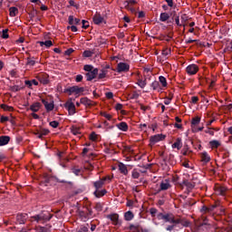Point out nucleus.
<instances>
[{"label": "nucleus", "mask_w": 232, "mask_h": 232, "mask_svg": "<svg viewBox=\"0 0 232 232\" xmlns=\"http://www.w3.org/2000/svg\"><path fill=\"white\" fill-rule=\"evenodd\" d=\"M55 183H61V184H67V181L65 179H59L56 177L44 175L41 184L47 187L48 185L52 186Z\"/></svg>", "instance_id": "nucleus-1"}, {"label": "nucleus", "mask_w": 232, "mask_h": 232, "mask_svg": "<svg viewBox=\"0 0 232 232\" xmlns=\"http://www.w3.org/2000/svg\"><path fill=\"white\" fill-rule=\"evenodd\" d=\"M52 219V216L50 213H40L38 215H34L31 217L32 222H37L38 224H44L47 221H50Z\"/></svg>", "instance_id": "nucleus-2"}, {"label": "nucleus", "mask_w": 232, "mask_h": 232, "mask_svg": "<svg viewBox=\"0 0 232 232\" xmlns=\"http://www.w3.org/2000/svg\"><path fill=\"white\" fill-rule=\"evenodd\" d=\"M163 221L169 224H175V225L181 224V219L175 218V216L173 215V213H165Z\"/></svg>", "instance_id": "nucleus-3"}, {"label": "nucleus", "mask_w": 232, "mask_h": 232, "mask_svg": "<svg viewBox=\"0 0 232 232\" xmlns=\"http://www.w3.org/2000/svg\"><path fill=\"white\" fill-rule=\"evenodd\" d=\"M79 216L82 218L83 222H87L88 219L93 217V212L91 208H86V211H80Z\"/></svg>", "instance_id": "nucleus-4"}, {"label": "nucleus", "mask_w": 232, "mask_h": 232, "mask_svg": "<svg viewBox=\"0 0 232 232\" xmlns=\"http://www.w3.org/2000/svg\"><path fill=\"white\" fill-rule=\"evenodd\" d=\"M166 136L163 134H155L150 137L149 141L150 142L149 146L152 147L153 145L159 143L160 141H163L165 140Z\"/></svg>", "instance_id": "nucleus-5"}, {"label": "nucleus", "mask_w": 232, "mask_h": 232, "mask_svg": "<svg viewBox=\"0 0 232 232\" xmlns=\"http://www.w3.org/2000/svg\"><path fill=\"white\" fill-rule=\"evenodd\" d=\"M83 92H84V88L78 87V86L69 87L67 89H64V91H63V92L69 93V95H72V93H75L76 95H78Z\"/></svg>", "instance_id": "nucleus-6"}, {"label": "nucleus", "mask_w": 232, "mask_h": 232, "mask_svg": "<svg viewBox=\"0 0 232 232\" xmlns=\"http://www.w3.org/2000/svg\"><path fill=\"white\" fill-rule=\"evenodd\" d=\"M199 68L197 64L192 63L186 67V73L188 76H194L198 72Z\"/></svg>", "instance_id": "nucleus-7"}, {"label": "nucleus", "mask_w": 232, "mask_h": 232, "mask_svg": "<svg viewBox=\"0 0 232 232\" xmlns=\"http://www.w3.org/2000/svg\"><path fill=\"white\" fill-rule=\"evenodd\" d=\"M93 24L96 25L106 24V20L100 13H95L92 17Z\"/></svg>", "instance_id": "nucleus-8"}, {"label": "nucleus", "mask_w": 232, "mask_h": 232, "mask_svg": "<svg viewBox=\"0 0 232 232\" xmlns=\"http://www.w3.org/2000/svg\"><path fill=\"white\" fill-rule=\"evenodd\" d=\"M130 71V65L126 63H120L117 64L116 72L118 73L127 72Z\"/></svg>", "instance_id": "nucleus-9"}, {"label": "nucleus", "mask_w": 232, "mask_h": 232, "mask_svg": "<svg viewBox=\"0 0 232 232\" xmlns=\"http://www.w3.org/2000/svg\"><path fill=\"white\" fill-rule=\"evenodd\" d=\"M98 73H99L98 68H94V70L92 72H86L85 73L86 81L92 82L93 79H95L97 77Z\"/></svg>", "instance_id": "nucleus-10"}, {"label": "nucleus", "mask_w": 232, "mask_h": 232, "mask_svg": "<svg viewBox=\"0 0 232 232\" xmlns=\"http://www.w3.org/2000/svg\"><path fill=\"white\" fill-rule=\"evenodd\" d=\"M64 108L67 109V111H69L70 115H74L75 114V105L72 102H67L64 103Z\"/></svg>", "instance_id": "nucleus-11"}, {"label": "nucleus", "mask_w": 232, "mask_h": 232, "mask_svg": "<svg viewBox=\"0 0 232 232\" xmlns=\"http://www.w3.org/2000/svg\"><path fill=\"white\" fill-rule=\"evenodd\" d=\"M199 156H200V161L203 164H208L211 160V158H210L208 152H207V151L200 152Z\"/></svg>", "instance_id": "nucleus-12"}, {"label": "nucleus", "mask_w": 232, "mask_h": 232, "mask_svg": "<svg viewBox=\"0 0 232 232\" xmlns=\"http://www.w3.org/2000/svg\"><path fill=\"white\" fill-rule=\"evenodd\" d=\"M41 102H42V104H44V107H45V110H46L47 112H50V111H53V109H54V102H51L49 103L44 99H42Z\"/></svg>", "instance_id": "nucleus-13"}, {"label": "nucleus", "mask_w": 232, "mask_h": 232, "mask_svg": "<svg viewBox=\"0 0 232 232\" xmlns=\"http://www.w3.org/2000/svg\"><path fill=\"white\" fill-rule=\"evenodd\" d=\"M80 103L85 105L86 107H92L96 105L95 102L89 100L87 97L82 98L80 100Z\"/></svg>", "instance_id": "nucleus-14"}, {"label": "nucleus", "mask_w": 232, "mask_h": 232, "mask_svg": "<svg viewBox=\"0 0 232 232\" xmlns=\"http://www.w3.org/2000/svg\"><path fill=\"white\" fill-rule=\"evenodd\" d=\"M16 218L19 221V224H24L28 218V214L27 213L18 214L16 216Z\"/></svg>", "instance_id": "nucleus-15"}, {"label": "nucleus", "mask_w": 232, "mask_h": 232, "mask_svg": "<svg viewBox=\"0 0 232 232\" xmlns=\"http://www.w3.org/2000/svg\"><path fill=\"white\" fill-rule=\"evenodd\" d=\"M68 23L70 25H73V24L79 25L81 24V19L74 18L73 15H69Z\"/></svg>", "instance_id": "nucleus-16"}, {"label": "nucleus", "mask_w": 232, "mask_h": 232, "mask_svg": "<svg viewBox=\"0 0 232 232\" xmlns=\"http://www.w3.org/2000/svg\"><path fill=\"white\" fill-rule=\"evenodd\" d=\"M42 107H43V104L36 102L30 106V111H32L33 112H37L40 109H42Z\"/></svg>", "instance_id": "nucleus-17"}, {"label": "nucleus", "mask_w": 232, "mask_h": 232, "mask_svg": "<svg viewBox=\"0 0 232 232\" xmlns=\"http://www.w3.org/2000/svg\"><path fill=\"white\" fill-rule=\"evenodd\" d=\"M107 218H109L114 225L119 224V214L114 213L107 216Z\"/></svg>", "instance_id": "nucleus-18"}, {"label": "nucleus", "mask_w": 232, "mask_h": 232, "mask_svg": "<svg viewBox=\"0 0 232 232\" xmlns=\"http://www.w3.org/2000/svg\"><path fill=\"white\" fill-rule=\"evenodd\" d=\"M227 191V187H218L216 188V193H218L221 197H226Z\"/></svg>", "instance_id": "nucleus-19"}, {"label": "nucleus", "mask_w": 232, "mask_h": 232, "mask_svg": "<svg viewBox=\"0 0 232 232\" xmlns=\"http://www.w3.org/2000/svg\"><path fill=\"white\" fill-rule=\"evenodd\" d=\"M118 169H120L121 173L124 176H127L129 174L128 168L124 163L118 164Z\"/></svg>", "instance_id": "nucleus-20"}, {"label": "nucleus", "mask_w": 232, "mask_h": 232, "mask_svg": "<svg viewBox=\"0 0 232 232\" xmlns=\"http://www.w3.org/2000/svg\"><path fill=\"white\" fill-rule=\"evenodd\" d=\"M116 127L118 130H122V131L129 130V126L125 121H121V123L116 124Z\"/></svg>", "instance_id": "nucleus-21"}, {"label": "nucleus", "mask_w": 232, "mask_h": 232, "mask_svg": "<svg viewBox=\"0 0 232 232\" xmlns=\"http://www.w3.org/2000/svg\"><path fill=\"white\" fill-rule=\"evenodd\" d=\"M107 193V190L105 188L102 189V190H99V189H95V191L93 192V195L95 198H102V197H104Z\"/></svg>", "instance_id": "nucleus-22"}, {"label": "nucleus", "mask_w": 232, "mask_h": 232, "mask_svg": "<svg viewBox=\"0 0 232 232\" xmlns=\"http://www.w3.org/2000/svg\"><path fill=\"white\" fill-rule=\"evenodd\" d=\"M182 148V140L181 138H177L176 141L172 145V149H177L178 150Z\"/></svg>", "instance_id": "nucleus-23"}, {"label": "nucleus", "mask_w": 232, "mask_h": 232, "mask_svg": "<svg viewBox=\"0 0 232 232\" xmlns=\"http://www.w3.org/2000/svg\"><path fill=\"white\" fill-rule=\"evenodd\" d=\"M10 141V137L9 136H0V147L7 145Z\"/></svg>", "instance_id": "nucleus-24"}, {"label": "nucleus", "mask_w": 232, "mask_h": 232, "mask_svg": "<svg viewBox=\"0 0 232 232\" xmlns=\"http://www.w3.org/2000/svg\"><path fill=\"white\" fill-rule=\"evenodd\" d=\"M184 185L187 189H194L195 188V183L189 182L188 179H184L180 186Z\"/></svg>", "instance_id": "nucleus-25"}, {"label": "nucleus", "mask_w": 232, "mask_h": 232, "mask_svg": "<svg viewBox=\"0 0 232 232\" xmlns=\"http://www.w3.org/2000/svg\"><path fill=\"white\" fill-rule=\"evenodd\" d=\"M171 187L170 183L168 179H166V182H161L160 185V190H167L169 189Z\"/></svg>", "instance_id": "nucleus-26"}, {"label": "nucleus", "mask_w": 232, "mask_h": 232, "mask_svg": "<svg viewBox=\"0 0 232 232\" xmlns=\"http://www.w3.org/2000/svg\"><path fill=\"white\" fill-rule=\"evenodd\" d=\"M169 18H170L169 14H168V13H160V22L165 23V22L169 21Z\"/></svg>", "instance_id": "nucleus-27"}, {"label": "nucleus", "mask_w": 232, "mask_h": 232, "mask_svg": "<svg viewBox=\"0 0 232 232\" xmlns=\"http://www.w3.org/2000/svg\"><path fill=\"white\" fill-rule=\"evenodd\" d=\"M212 150L218 149L221 143L218 140H213L208 142Z\"/></svg>", "instance_id": "nucleus-28"}, {"label": "nucleus", "mask_w": 232, "mask_h": 232, "mask_svg": "<svg viewBox=\"0 0 232 232\" xmlns=\"http://www.w3.org/2000/svg\"><path fill=\"white\" fill-rule=\"evenodd\" d=\"M150 86L153 91H158V92L162 91V87H160V82L158 81L152 82Z\"/></svg>", "instance_id": "nucleus-29"}, {"label": "nucleus", "mask_w": 232, "mask_h": 232, "mask_svg": "<svg viewBox=\"0 0 232 232\" xmlns=\"http://www.w3.org/2000/svg\"><path fill=\"white\" fill-rule=\"evenodd\" d=\"M92 184H93L95 190L101 189L104 186V183L102 180H96V181L92 182Z\"/></svg>", "instance_id": "nucleus-30"}, {"label": "nucleus", "mask_w": 232, "mask_h": 232, "mask_svg": "<svg viewBox=\"0 0 232 232\" xmlns=\"http://www.w3.org/2000/svg\"><path fill=\"white\" fill-rule=\"evenodd\" d=\"M17 14H19V9L17 7H10L9 8L10 17H15Z\"/></svg>", "instance_id": "nucleus-31"}, {"label": "nucleus", "mask_w": 232, "mask_h": 232, "mask_svg": "<svg viewBox=\"0 0 232 232\" xmlns=\"http://www.w3.org/2000/svg\"><path fill=\"white\" fill-rule=\"evenodd\" d=\"M134 218V214L131 211H128L124 213L125 221H131Z\"/></svg>", "instance_id": "nucleus-32"}, {"label": "nucleus", "mask_w": 232, "mask_h": 232, "mask_svg": "<svg viewBox=\"0 0 232 232\" xmlns=\"http://www.w3.org/2000/svg\"><path fill=\"white\" fill-rule=\"evenodd\" d=\"M39 82L42 84H48L50 82V80L48 79L47 74H44L43 76H39Z\"/></svg>", "instance_id": "nucleus-33"}, {"label": "nucleus", "mask_w": 232, "mask_h": 232, "mask_svg": "<svg viewBox=\"0 0 232 232\" xmlns=\"http://www.w3.org/2000/svg\"><path fill=\"white\" fill-rule=\"evenodd\" d=\"M40 46H46V48H50L53 46V42L51 40H46L45 42L40 41L38 42Z\"/></svg>", "instance_id": "nucleus-34"}, {"label": "nucleus", "mask_w": 232, "mask_h": 232, "mask_svg": "<svg viewBox=\"0 0 232 232\" xmlns=\"http://www.w3.org/2000/svg\"><path fill=\"white\" fill-rule=\"evenodd\" d=\"M36 63H37V62L34 60V57H33V58L28 57L26 59V65L27 66L34 67Z\"/></svg>", "instance_id": "nucleus-35"}, {"label": "nucleus", "mask_w": 232, "mask_h": 232, "mask_svg": "<svg viewBox=\"0 0 232 232\" xmlns=\"http://www.w3.org/2000/svg\"><path fill=\"white\" fill-rule=\"evenodd\" d=\"M139 177H140V173L138 171L137 169H133L131 171V178L133 179H139Z\"/></svg>", "instance_id": "nucleus-36"}, {"label": "nucleus", "mask_w": 232, "mask_h": 232, "mask_svg": "<svg viewBox=\"0 0 232 232\" xmlns=\"http://www.w3.org/2000/svg\"><path fill=\"white\" fill-rule=\"evenodd\" d=\"M108 73L107 70L106 69H102L101 70V72L99 73L98 75V79L99 80H102V79H104L106 77V74Z\"/></svg>", "instance_id": "nucleus-37"}, {"label": "nucleus", "mask_w": 232, "mask_h": 232, "mask_svg": "<svg viewBox=\"0 0 232 232\" xmlns=\"http://www.w3.org/2000/svg\"><path fill=\"white\" fill-rule=\"evenodd\" d=\"M161 54H162L163 57H165L167 59V57L171 54V50L169 49V48H165V49L162 50Z\"/></svg>", "instance_id": "nucleus-38"}, {"label": "nucleus", "mask_w": 232, "mask_h": 232, "mask_svg": "<svg viewBox=\"0 0 232 232\" xmlns=\"http://www.w3.org/2000/svg\"><path fill=\"white\" fill-rule=\"evenodd\" d=\"M159 81H160V84L162 85L163 88L167 87L168 83H167V80L164 76H160Z\"/></svg>", "instance_id": "nucleus-39"}, {"label": "nucleus", "mask_w": 232, "mask_h": 232, "mask_svg": "<svg viewBox=\"0 0 232 232\" xmlns=\"http://www.w3.org/2000/svg\"><path fill=\"white\" fill-rule=\"evenodd\" d=\"M81 172H82L81 169H77L75 167L72 168V173H73L76 177H80Z\"/></svg>", "instance_id": "nucleus-40"}, {"label": "nucleus", "mask_w": 232, "mask_h": 232, "mask_svg": "<svg viewBox=\"0 0 232 232\" xmlns=\"http://www.w3.org/2000/svg\"><path fill=\"white\" fill-rule=\"evenodd\" d=\"M174 17H175V24H177V26L181 27L182 24H180L179 16L177 14L176 12H174V14H173V18Z\"/></svg>", "instance_id": "nucleus-41"}, {"label": "nucleus", "mask_w": 232, "mask_h": 232, "mask_svg": "<svg viewBox=\"0 0 232 232\" xmlns=\"http://www.w3.org/2000/svg\"><path fill=\"white\" fill-rule=\"evenodd\" d=\"M137 84L139 85V87L140 88V89H144L145 88V86H146V80H140V79H139L138 80V82H137Z\"/></svg>", "instance_id": "nucleus-42"}, {"label": "nucleus", "mask_w": 232, "mask_h": 232, "mask_svg": "<svg viewBox=\"0 0 232 232\" xmlns=\"http://www.w3.org/2000/svg\"><path fill=\"white\" fill-rule=\"evenodd\" d=\"M200 121H201V118H200V117H194V118L191 120V125H198V124H200Z\"/></svg>", "instance_id": "nucleus-43"}, {"label": "nucleus", "mask_w": 232, "mask_h": 232, "mask_svg": "<svg viewBox=\"0 0 232 232\" xmlns=\"http://www.w3.org/2000/svg\"><path fill=\"white\" fill-rule=\"evenodd\" d=\"M95 53L92 51H84L82 55L83 57L89 58L92 57Z\"/></svg>", "instance_id": "nucleus-44"}, {"label": "nucleus", "mask_w": 232, "mask_h": 232, "mask_svg": "<svg viewBox=\"0 0 232 232\" xmlns=\"http://www.w3.org/2000/svg\"><path fill=\"white\" fill-rule=\"evenodd\" d=\"M1 109L6 111H14V107H10L6 104H2L1 105Z\"/></svg>", "instance_id": "nucleus-45"}, {"label": "nucleus", "mask_w": 232, "mask_h": 232, "mask_svg": "<svg viewBox=\"0 0 232 232\" xmlns=\"http://www.w3.org/2000/svg\"><path fill=\"white\" fill-rule=\"evenodd\" d=\"M93 70H95V68L92 67V66L90 65V64H86V65H84V67H83V71H85V72H92Z\"/></svg>", "instance_id": "nucleus-46"}, {"label": "nucleus", "mask_w": 232, "mask_h": 232, "mask_svg": "<svg viewBox=\"0 0 232 232\" xmlns=\"http://www.w3.org/2000/svg\"><path fill=\"white\" fill-rule=\"evenodd\" d=\"M190 154H191V150H188V146L184 147L182 150V155L187 157V156H189Z\"/></svg>", "instance_id": "nucleus-47"}, {"label": "nucleus", "mask_w": 232, "mask_h": 232, "mask_svg": "<svg viewBox=\"0 0 232 232\" xmlns=\"http://www.w3.org/2000/svg\"><path fill=\"white\" fill-rule=\"evenodd\" d=\"M49 125L53 128L57 129L59 127V121H53L49 122Z\"/></svg>", "instance_id": "nucleus-48"}, {"label": "nucleus", "mask_w": 232, "mask_h": 232, "mask_svg": "<svg viewBox=\"0 0 232 232\" xmlns=\"http://www.w3.org/2000/svg\"><path fill=\"white\" fill-rule=\"evenodd\" d=\"M139 167L141 168V169H140V173H146V172H148V169H149V168L150 167V164H147V165H145V166H143V167H141V166H139Z\"/></svg>", "instance_id": "nucleus-49"}, {"label": "nucleus", "mask_w": 232, "mask_h": 232, "mask_svg": "<svg viewBox=\"0 0 232 232\" xmlns=\"http://www.w3.org/2000/svg\"><path fill=\"white\" fill-rule=\"evenodd\" d=\"M201 213H209L211 212V208H209L208 206H203L200 208Z\"/></svg>", "instance_id": "nucleus-50"}, {"label": "nucleus", "mask_w": 232, "mask_h": 232, "mask_svg": "<svg viewBox=\"0 0 232 232\" xmlns=\"http://www.w3.org/2000/svg\"><path fill=\"white\" fill-rule=\"evenodd\" d=\"M71 132L72 133V135H79L80 134V129L77 127H72Z\"/></svg>", "instance_id": "nucleus-51"}, {"label": "nucleus", "mask_w": 232, "mask_h": 232, "mask_svg": "<svg viewBox=\"0 0 232 232\" xmlns=\"http://www.w3.org/2000/svg\"><path fill=\"white\" fill-rule=\"evenodd\" d=\"M94 209L98 212L102 211L103 206L101 203H96L94 206Z\"/></svg>", "instance_id": "nucleus-52"}, {"label": "nucleus", "mask_w": 232, "mask_h": 232, "mask_svg": "<svg viewBox=\"0 0 232 232\" xmlns=\"http://www.w3.org/2000/svg\"><path fill=\"white\" fill-rule=\"evenodd\" d=\"M149 212L150 213L152 218H155L157 213H158V209L156 208H151Z\"/></svg>", "instance_id": "nucleus-53"}, {"label": "nucleus", "mask_w": 232, "mask_h": 232, "mask_svg": "<svg viewBox=\"0 0 232 232\" xmlns=\"http://www.w3.org/2000/svg\"><path fill=\"white\" fill-rule=\"evenodd\" d=\"M8 37H9L8 29H4V30L2 31V38L7 39Z\"/></svg>", "instance_id": "nucleus-54"}, {"label": "nucleus", "mask_w": 232, "mask_h": 232, "mask_svg": "<svg viewBox=\"0 0 232 232\" xmlns=\"http://www.w3.org/2000/svg\"><path fill=\"white\" fill-rule=\"evenodd\" d=\"M76 232H89V227L85 226H82Z\"/></svg>", "instance_id": "nucleus-55"}, {"label": "nucleus", "mask_w": 232, "mask_h": 232, "mask_svg": "<svg viewBox=\"0 0 232 232\" xmlns=\"http://www.w3.org/2000/svg\"><path fill=\"white\" fill-rule=\"evenodd\" d=\"M97 138H98V135L96 134V132H92L91 135H90V140L92 141H96L97 140Z\"/></svg>", "instance_id": "nucleus-56"}, {"label": "nucleus", "mask_w": 232, "mask_h": 232, "mask_svg": "<svg viewBox=\"0 0 232 232\" xmlns=\"http://www.w3.org/2000/svg\"><path fill=\"white\" fill-rule=\"evenodd\" d=\"M89 27H90L89 21H87V20H82V28H83L84 30H87Z\"/></svg>", "instance_id": "nucleus-57"}, {"label": "nucleus", "mask_w": 232, "mask_h": 232, "mask_svg": "<svg viewBox=\"0 0 232 232\" xmlns=\"http://www.w3.org/2000/svg\"><path fill=\"white\" fill-rule=\"evenodd\" d=\"M205 133L214 137L215 136V131L211 129V128H208L207 130H205Z\"/></svg>", "instance_id": "nucleus-58"}, {"label": "nucleus", "mask_w": 232, "mask_h": 232, "mask_svg": "<svg viewBox=\"0 0 232 232\" xmlns=\"http://www.w3.org/2000/svg\"><path fill=\"white\" fill-rule=\"evenodd\" d=\"M22 89H23V87H20V86H18V85H14V86L11 87V91H12V92H19V91H21Z\"/></svg>", "instance_id": "nucleus-59"}, {"label": "nucleus", "mask_w": 232, "mask_h": 232, "mask_svg": "<svg viewBox=\"0 0 232 232\" xmlns=\"http://www.w3.org/2000/svg\"><path fill=\"white\" fill-rule=\"evenodd\" d=\"M39 132L44 137V136H47V134L50 133V130H47V129H42Z\"/></svg>", "instance_id": "nucleus-60"}, {"label": "nucleus", "mask_w": 232, "mask_h": 232, "mask_svg": "<svg viewBox=\"0 0 232 232\" xmlns=\"http://www.w3.org/2000/svg\"><path fill=\"white\" fill-rule=\"evenodd\" d=\"M102 116L105 117L108 121H111L112 116L107 112H102Z\"/></svg>", "instance_id": "nucleus-61"}, {"label": "nucleus", "mask_w": 232, "mask_h": 232, "mask_svg": "<svg viewBox=\"0 0 232 232\" xmlns=\"http://www.w3.org/2000/svg\"><path fill=\"white\" fill-rule=\"evenodd\" d=\"M37 14H38V11L35 8H33V11L29 14V15L31 18H34Z\"/></svg>", "instance_id": "nucleus-62"}, {"label": "nucleus", "mask_w": 232, "mask_h": 232, "mask_svg": "<svg viewBox=\"0 0 232 232\" xmlns=\"http://www.w3.org/2000/svg\"><path fill=\"white\" fill-rule=\"evenodd\" d=\"M83 79V76L82 74L76 75L75 82H82Z\"/></svg>", "instance_id": "nucleus-63"}, {"label": "nucleus", "mask_w": 232, "mask_h": 232, "mask_svg": "<svg viewBox=\"0 0 232 232\" xmlns=\"http://www.w3.org/2000/svg\"><path fill=\"white\" fill-rule=\"evenodd\" d=\"M135 232H149V230L146 228L139 227Z\"/></svg>", "instance_id": "nucleus-64"}]
</instances>
